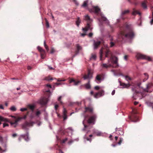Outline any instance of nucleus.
I'll return each instance as SVG.
<instances>
[{"label": "nucleus", "mask_w": 153, "mask_h": 153, "mask_svg": "<svg viewBox=\"0 0 153 153\" xmlns=\"http://www.w3.org/2000/svg\"><path fill=\"white\" fill-rule=\"evenodd\" d=\"M103 52H105V57L110 58L108 60V63L111 62L112 64H113V67H118L119 65L117 62L118 58L117 57L112 55L111 52L109 49V47L107 45H105L104 47L102 48L100 50V60H102V56Z\"/></svg>", "instance_id": "nucleus-1"}, {"label": "nucleus", "mask_w": 153, "mask_h": 153, "mask_svg": "<svg viewBox=\"0 0 153 153\" xmlns=\"http://www.w3.org/2000/svg\"><path fill=\"white\" fill-rule=\"evenodd\" d=\"M123 29H121V32L119 37L121 38L122 39H132L134 36L133 31V27L131 24H126Z\"/></svg>", "instance_id": "nucleus-2"}, {"label": "nucleus", "mask_w": 153, "mask_h": 153, "mask_svg": "<svg viewBox=\"0 0 153 153\" xmlns=\"http://www.w3.org/2000/svg\"><path fill=\"white\" fill-rule=\"evenodd\" d=\"M85 112L87 111H89L91 115V116L87 120L88 123V124L92 123L94 124V121L97 117V116L93 111V108L92 107H86L85 108Z\"/></svg>", "instance_id": "nucleus-3"}, {"label": "nucleus", "mask_w": 153, "mask_h": 153, "mask_svg": "<svg viewBox=\"0 0 153 153\" xmlns=\"http://www.w3.org/2000/svg\"><path fill=\"white\" fill-rule=\"evenodd\" d=\"M36 123L38 126H40L42 124V122L37 121L36 122L33 121H30L29 122H25L22 125V128L25 130H28V127H32L33 126L34 124Z\"/></svg>", "instance_id": "nucleus-4"}, {"label": "nucleus", "mask_w": 153, "mask_h": 153, "mask_svg": "<svg viewBox=\"0 0 153 153\" xmlns=\"http://www.w3.org/2000/svg\"><path fill=\"white\" fill-rule=\"evenodd\" d=\"M84 80L87 79L88 80V83L86 84L85 86L86 88L88 89L90 88L91 85L90 84V80L92 78V73L91 70L89 69L87 74H85L83 77Z\"/></svg>", "instance_id": "nucleus-5"}, {"label": "nucleus", "mask_w": 153, "mask_h": 153, "mask_svg": "<svg viewBox=\"0 0 153 153\" xmlns=\"http://www.w3.org/2000/svg\"><path fill=\"white\" fill-rule=\"evenodd\" d=\"M92 10L95 13L100 16L101 19H107L103 14L100 13V9L98 6H93Z\"/></svg>", "instance_id": "nucleus-6"}, {"label": "nucleus", "mask_w": 153, "mask_h": 153, "mask_svg": "<svg viewBox=\"0 0 153 153\" xmlns=\"http://www.w3.org/2000/svg\"><path fill=\"white\" fill-rule=\"evenodd\" d=\"M135 91V93L134 94L133 98L134 100H136L139 98L140 99H142L143 97L142 94L141 92L137 91L136 90H134V89H132Z\"/></svg>", "instance_id": "nucleus-7"}, {"label": "nucleus", "mask_w": 153, "mask_h": 153, "mask_svg": "<svg viewBox=\"0 0 153 153\" xmlns=\"http://www.w3.org/2000/svg\"><path fill=\"white\" fill-rule=\"evenodd\" d=\"M136 56L138 59H145L149 61H150L151 60V59L150 57L141 54L140 53H137Z\"/></svg>", "instance_id": "nucleus-8"}, {"label": "nucleus", "mask_w": 153, "mask_h": 153, "mask_svg": "<svg viewBox=\"0 0 153 153\" xmlns=\"http://www.w3.org/2000/svg\"><path fill=\"white\" fill-rule=\"evenodd\" d=\"M49 100L48 98L44 97L41 98L38 101V102L42 105H45L47 104Z\"/></svg>", "instance_id": "nucleus-9"}, {"label": "nucleus", "mask_w": 153, "mask_h": 153, "mask_svg": "<svg viewBox=\"0 0 153 153\" xmlns=\"http://www.w3.org/2000/svg\"><path fill=\"white\" fill-rule=\"evenodd\" d=\"M88 21L87 22V26L85 27L82 28V30L84 32L86 33V31L89 30H91L92 28L91 27V22L92 20H88Z\"/></svg>", "instance_id": "nucleus-10"}, {"label": "nucleus", "mask_w": 153, "mask_h": 153, "mask_svg": "<svg viewBox=\"0 0 153 153\" xmlns=\"http://www.w3.org/2000/svg\"><path fill=\"white\" fill-rule=\"evenodd\" d=\"M105 94V91L103 90H100L99 92L96 93L94 95V98H97L103 96Z\"/></svg>", "instance_id": "nucleus-11"}, {"label": "nucleus", "mask_w": 153, "mask_h": 153, "mask_svg": "<svg viewBox=\"0 0 153 153\" xmlns=\"http://www.w3.org/2000/svg\"><path fill=\"white\" fill-rule=\"evenodd\" d=\"M41 111L39 110H37L35 113V114H34L33 112L31 113L30 115V118L31 119L35 118L36 117H39L41 114Z\"/></svg>", "instance_id": "nucleus-12"}, {"label": "nucleus", "mask_w": 153, "mask_h": 153, "mask_svg": "<svg viewBox=\"0 0 153 153\" xmlns=\"http://www.w3.org/2000/svg\"><path fill=\"white\" fill-rule=\"evenodd\" d=\"M37 48L38 51L41 53V58L42 59H44L45 54V51L39 46L37 47Z\"/></svg>", "instance_id": "nucleus-13"}, {"label": "nucleus", "mask_w": 153, "mask_h": 153, "mask_svg": "<svg viewBox=\"0 0 153 153\" xmlns=\"http://www.w3.org/2000/svg\"><path fill=\"white\" fill-rule=\"evenodd\" d=\"M22 137L24 138L26 141H29L30 140V138L29 137L28 132H27L26 134L21 135L20 137L19 138V141H20L21 138Z\"/></svg>", "instance_id": "nucleus-14"}, {"label": "nucleus", "mask_w": 153, "mask_h": 153, "mask_svg": "<svg viewBox=\"0 0 153 153\" xmlns=\"http://www.w3.org/2000/svg\"><path fill=\"white\" fill-rule=\"evenodd\" d=\"M76 53L75 55L73 56L74 57L75 56L77 55L79 53V51L82 49V47L79 44H77L76 45Z\"/></svg>", "instance_id": "nucleus-15"}, {"label": "nucleus", "mask_w": 153, "mask_h": 153, "mask_svg": "<svg viewBox=\"0 0 153 153\" xmlns=\"http://www.w3.org/2000/svg\"><path fill=\"white\" fill-rule=\"evenodd\" d=\"M88 117V116H85L84 117V120L82 122V123L84 126V128L82 129V131H84L85 130H87L89 128V126H88L86 125L85 123V121L87 120V119Z\"/></svg>", "instance_id": "nucleus-16"}, {"label": "nucleus", "mask_w": 153, "mask_h": 153, "mask_svg": "<svg viewBox=\"0 0 153 153\" xmlns=\"http://www.w3.org/2000/svg\"><path fill=\"white\" fill-rule=\"evenodd\" d=\"M129 117L130 120L132 122H136L138 121V118L135 115H133L132 117Z\"/></svg>", "instance_id": "nucleus-17"}, {"label": "nucleus", "mask_w": 153, "mask_h": 153, "mask_svg": "<svg viewBox=\"0 0 153 153\" xmlns=\"http://www.w3.org/2000/svg\"><path fill=\"white\" fill-rule=\"evenodd\" d=\"M110 40L111 41L110 42V47H112L114 46L115 43L116 42V41L114 40L112 37H111Z\"/></svg>", "instance_id": "nucleus-18"}, {"label": "nucleus", "mask_w": 153, "mask_h": 153, "mask_svg": "<svg viewBox=\"0 0 153 153\" xmlns=\"http://www.w3.org/2000/svg\"><path fill=\"white\" fill-rule=\"evenodd\" d=\"M95 81L97 83H100L102 80L101 76L100 75H97L95 78Z\"/></svg>", "instance_id": "nucleus-19"}, {"label": "nucleus", "mask_w": 153, "mask_h": 153, "mask_svg": "<svg viewBox=\"0 0 153 153\" xmlns=\"http://www.w3.org/2000/svg\"><path fill=\"white\" fill-rule=\"evenodd\" d=\"M93 131L94 133L96 134L97 136H103V133L96 129H94Z\"/></svg>", "instance_id": "nucleus-20"}, {"label": "nucleus", "mask_w": 153, "mask_h": 153, "mask_svg": "<svg viewBox=\"0 0 153 153\" xmlns=\"http://www.w3.org/2000/svg\"><path fill=\"white\" fill-rule=\"evenodd\" d=\"M67 111L65 108H64L63 111V120L65 121L67 119V116L66 114Z\"/></svg>", "instance_id": "nucleus-21"}, {"label": "nucleus", "mask_w": 153, "mask_h": 153, "mask_svg": "<svg viewBox=\"0 0 153 153\" xmlns=\"http://www.w3.org/2000/svg\"><path fill=\"white\" fill-rule=\"evenodd\" d=\"M21 120V118H18L14 122H10L11 125L14 127H16L17 124L18 122Z\"/></svg>", "instance_id": "nucleus-22"}, {"label": "nucleus", "mask_w": 153, "mask_h": 153, "mask_svg": "<svg viewBox=\"0 0 153 153\" xmlns=\"http://www.w3.org/2000/svg\"><path fill=\"white\" fill-rule=\"evenodd\" d=\"M100 41L96 42L95 41H94V49H96L100 45Z\"/></svg>", "instance_id": "nucleus-23"}, {"label": "nucleus", "mask_w": 153, "mask_h": 153, "mask_svg": "<svg viewBox=\"0 0 153 153\" xmlns=\"http://www.w3.org/2000/svg\"><path fill=\"white\" fill-rule=\"evenodd\" d=\"M113 65H111L110 64H108L105 63H103L101 65V66L103 68H108L112 66L113 67V66L114 64H113Z\"/></svg>", "instance_id": "nucleus-24"}, {"label": "nucleus", "mask_w": 153, "mask_h": 153, "mask_svg": "<svg viewBox=\"0 0 153 153\" xmlns=\"http://www.w3.org/2000/svg\"><path fill=\"white\" fill-rule=\"evenodd\" d=\"M80 81H76L74 79H71L69 81V83H71L72 82L74 83V85H77L79 84L80 83Z\"/></svg>", "instance_id": "nucleus-25"}, {"label": "nucleus", "mask_w": 153, "mask_h": 153, "mask_svg": "<svg viewBox=\"0 0 153 153\" xmlns=\"http://www.w3.org/2000/svg\"><path fill=\"white\" fill-rule=\"evenodd\" d=\"M27 107L31 110L32 112L31 113H33L35 108V106L33 105L29 104L27 105Z\"/></svg>", "instance_id": "nucleus-26"}, {"label": "nucleus", "mask_w": 153, "mask_h": 153, "mask_svg": "<svg viewBox=\"0 0 153 153\" xmlns=\"http://www.w3.org/2000/svg\"><path fill=\"white\" fill-rule=\"evenodd\" d=\"M132 14L133 15H136V14H139V15H140L141 13L138 11L136 10L135 9H133V11L132 13Z\"/></svg>", "instance_id": "nucleus-27"}, {"label": "nucleus", "mask_w": 153, "mask_h": 153, "mask_svg": "<svg viewBox=\"0 0 153 153\" xmlns=\"http://www.w3.org/2000/svg\"><path fill=\"white\" fill-rule=\"evenodd\" d=\"M97 56L95 54H92L90 58V60H95L96 59Z\"/></svg>", "instance_id": "nucleus-28"}, {"label": "nucleus", "mask_w": 153, "mask_h": 153, "mask_svg": "<svg viewBox=\"0 0 153 153\" xmlns=\"http://www.w3.org/2000/svg\"><path fill=\"white\" fill-rule=\"evenodd\" d=\"M120 84L121 85L123 86V88H128L130 86V85L129 83L128 84H126L124 83H121L120 82Z\"/></svg>", "instance_id": "nucleus-29"}, {"label": "nucleus", "mask_w": 153, "mask_h": 153, "mask_svg": "<svg viewBox=\"0 0 153 153\" xmlns=\"http://www.w3.org/2000/svg\"><path fill=\"white\" fill-rule=\"evenodd\" d=\"M0 121H4V122H7L8 121V120L7 119L4 118L1 116H0Z\"/></svg>", "instance_id": "nucleus-30"}, {"label": "nucleus", "mask_w": 153, "mask_h": 153, "mask_svg": "<svg viewBox=\"0 0 153 153\" xmlns=\"http://www.w3.org/2000/svg\"><path fill=\"white\" fill-rule=\"evenodd\" d=\"M153 86V84L151 82H149L146 85V88L148 89L152 88Z\"/></svg>", "instance_id": "nucleus-31"}, {"label": "nucleus", "mask_w": 153, "mask_h": 153, "mask_svg": "<svg viewBox=\"0 0 153 153\" xmlns=\"http://www.w3.org/2000/svg\"><path fill=\"white\" fill-rule=\"evenodd\" d=\"M129 11L128 10H126L123 11L121 13V15H124L127 14L129 13Z\"/></svg>", "instance_id": "nucleus-32"}, {"label": "nucleus", "mask_w": 153, "mask_h": 153, "mask_svg": "<svg viewBox=\"0 0 153 153\" xmlns=\"http://www.w3.org/2000/svg\"><path fill=\"white\" fill-rule=\"evenodd\" d=\"M88 1L87 0L84 1L82 6L83 7H86L87 6Z\"/></svg>", "instance_id": "nucleus-33"}, {"label": "nucleus", "mask_w": 153, "mask_h": 153, "mask_svg": "<svg viewBox=\"0 0 153 153\" xmlns=\"http://www.w3.org/2000/svg\"><path fill=\"white\" fill-rule=\"evenodd\" d=\"M142 6L144 9H147V7L145 1L143 2L142 3Z\"/></svg>", "instance_id": "nucleus-34"}, {"label": "nucleus", "mask_w": 153, "mask_h": 153, "mask_svg": "<svg viewBox=\"0 0 153 153\" xmlns=\"http://www.w3.org/2000/svg\"><path fill=\"white\" fill-rule=\"evenodd\" d=\"M144 74L145 75V76L146 77V79L144 78L143 80V82H145L148 79L149 77V76L148 74L146 73H145Z\"/></svg>", "instance_id": "nucleus-35"}, {"label": "nucleus", "mask_w": 153, "mask_h": 153, "mask_svg": "<svg viewBox=\"0 0 153 153\" xmlns=\"http://www.w3.org/2000/svg\"><path fill=\"white\" fill-rule=\"evenodd\" d=\"M144 74L145 75V76L146 77V79L144 78L143 80V82H145L148 79L149 77V76L148 74L146 73H145Z\"/></svg>", "instance_id": "nucleus-36"}, {"label": "nucleus", "mask_w": 153, "mask_h": 153, "mask_svg": "<svg viewBox=\"0 0 153 153\" xmlns=\"http://www.w3.org/2000/svg\"><path fill=\"white\" fill-rule=\"evenodd\" d=\"M84 139L85 141L86 142V141H88L90 142L91 141V139L90 138H89L88 137H87L86 135H85L84 137Z\"/></svg>", "instance_id": "nucleus-37"}, {"label": "nucleus", "mask_w": 153, "mask_h": 153, "mask_svg": "<svg viewBox=\"0 0 153 153\" xmlns=\"http://www.w3.org/2000/svg\"><path fill=\"white\" fill-rule=\"evenodd\" d=\"M124 76L125 77V79L127 81L131 80L132 79V78L128 76Z\"/></svg>", "instance_id": "nucleus-38"}, {"label": "nucleus", "mask_w": 153, "mask_h": 153, "mask_svg": "<svg viewBox=\"0 0 153 153\" xmlns=\"http://www.w3.org/2000/svg\"><path fill=\"white\" fill-rule=\"evenodd\" d=\"M10 109L11 111H14L16 110V108L14 106H12L10 107Z\"/></svg>", "instance_id": "nucleus-39"}, {"label": "nucleus", "mask_w": 153, "mask_h": 153, "mask_svg": "<svg viewBox=\"0 0 153 153\" xmlns=\"http://www.w3.org/2000/svg\"><path fill=\"white\" fill-rule=\"evenodd\" d=\"M146 103L147 105L149 107H152L153 104V102H147Z\"/></svg>", "instance_id": "nucleus-40"}, {"label": "nucleus", "mask_w": 153, "mask_h": 153, "mask_svg": "<svg viewBox=\"0 0 153 153\" xmlns=\"http://www.w3.org/2000/svg\"><path fill=\"white\" fill-rule=\"evenodd\" d=\"M80 22H81L80 20H77L76 21V25L78 27H79V25L80 23Z\"/></svg>", "instance_id": "nucleus-41"}, {"label": "nucleus", "mask_w": 153, "mask_h": 153, "mask_svg": "<svg viewBox=\"0 0 153 153\" xmlns=\"http://www.w3.org/2000/svg\"><path fill=\"white\" fill-rule=\"evenodd\" d=\"M44 46H45V49L47 50V51H48L49 49V48H48V46L46 44L45 41H44Z\"/></svg>", "instance_id": "nucleus-42"}, {"label": "nucleus", "mask_w": 153, "mask_h": 153, "mask_svg": "<svg viewBox=\"0 0 153 153\" xmlns=\"http://www.w3.org/2000/svg\"><path fill=\"white\" fill-rule=\"evenodd\" d=\"M46 92L48 93V94H47L48 97H50V96L51 95V93L50 92V90H48L46 91Z\"/></svg>", "instance_id": "nucleus-43"}, {"label": "nucleus", "mask_w": 153, "mask_h": 153, "mask_svg": "<svg viewBox=\"0 0 153 153\" xmlns=\"http://www.w3.org/2000/svg\"><path fill=\"white\" fill-rule=\"evenodd\" d=\"M100 22H102L103 23L108 22V20H99Z\"/></svg>", "instance_id": "nucleus-44"}, {"label": "nucleus", "mask_w": 153, "mask_h": 153, "mask_svg": "<svg viewBox=\"0 0 153 153\" xmlns=\"http://www.w3.org/2000/svg\"><path fill=\"white\" fill-rule=\"evenodd\" d=\"M61 96H60V97H59L58 98V100L60 102L61 104H63V102L62 101H61Z\"/></svg>", "instance_id": "nucleus-45"}, {"label": "nucleus", "mask_w": 153, "mask_h": 153, "mask_svg": "<svg viewBox=\"0 0 153 153\" xmlns=\"http://www.w3.org/2000/svg\"><path fill=\"white\" fill-rule=\"evenodd\" d=\"M46 20V26L47 28H48L49 27V24L48 21H47V20Z\"/></svg>", "instance_id": "nucleus-46"}, {"label": "nucleus", "mask_w": 153, "mask_h": 153, "mask_svg": "<svg viewBox=\"0 0 153 153\" xmlns=\"http://www.w3.org/2000/svg\"><path fill=\"white\" fill-rule=\"evenodd\" d=\"M45 80H52L53 79L52 78H50V77H47L45 78Z\"/></svg>", "instance_id": "nucleus-47"}, {"label": "nucleus", "mask_w": 153, "mask_h": 153, "mask_svg": "<svg viewBox=\"0 0 153 153\" xmlns=\"http://www.w3.org/2000/svg\"><path fill=\"white\" fill-rule=\"evenodd\" d=\"M100 87L98 86H97L94 87V89L97 90H98L100 89Z\"/></svg>", "instance_id": "nucleus-48"}, {"label": "nucleus", "mask_w": 153, "mask_h": 153, "mask_svg": "<svg viewBox=\"0 0 153 153\" xmlns=\"http://www.w3.org/2000/svg\"><path fill=\"white\" fill-rule=\"evenodd\" d=\"M27 109L26 108H21L20 109V111H24L27 110Z\"/></svg>", "instance_id": "nucleus-49"}, {"label": "nucleus", "mask_w": 153, "mask_h": 153, "mask_svg": "<svg viewBox=\"0 0 153 153\" xmlns=\"http://www.w3.org/2000/svg\"><path fill=\"white\" fill-rule=\"evenodd\" d=\"M9 126V125L8 124L4 123L3 124V127L4 128L6 126Z\"/></svg>", "instance_id": "nucleus-50"}, {"label": "nucleus", "mask_w": 153, "mask_h": 153, "mask_svg": "<svg viewBox=\"0 0 153 153\" xmlns=\"http://www.w3.org/2000/svg\"><path fill=\"white\" fill-rule=\"evenodd\" d=\"M66 79H57V81H66Z\"/></svg>", "instance_id": "nucleus-51"}, {"label": "nucleus", "mask_w": 153, "mask_h": 153, "mask_svg": "<svg viewBox=\"0 0 153 153\" xmlns=\"http://www.w3.org/2000/svg\"><path fill=\"white\" fill-rule=\"evenodd\" d=\"M85 19H90L89 16L88 15H86L85 16Z\"/></svg>", "instance_id": "nucleus-52"}, {"label": "nucleus", "mask_w": 153, "mask_h": 153, "mask_svg": "<svg viewBox=\"0 0 153 153\" xmlns=\"http://www.w3.org/2000/svg\"><path fill=\"white\" fill-rule=\"evenodd\" d=\"M45 119L46 120H48L47 114H45Z\"/></svg>", "instance_id": "nucleus-53"}, {"label": "nucleus", "mask_w": 153, "mask_h": 153, "mask_svg": "<svg viewBox=\"0 0 153 153\" xmlns=\"http://www.w3.org/2000/svg\"><path fill=\"white\" fill-rule=\"evenodd\" d=\"M27 117V115H25L23 117H19L18 118H21V120L22 119H25Z\"/></svg>", "instance_id": "nucleus-54"}, {"label": "nucleus", "mask_w": 153, "mask_h": 153, "mask_svg": "<svg viewBox=\"0 0 153 153\" xmlns=\"http://www.w3.org/2000/svg\"><path fill=\"white\" fill-rule=\"evenodd\" d=\"M0 142L2 143L3 142V139L2 137L0 136Z\"/></svg>", "instance_id": "nucleus-55"}, {"label": "nucleus", "mask_w": 153, "mask_h": 153, "mask_svg": "<svg viewBox=\"0 0 153 153\" xmlns=\"http://www.w3.org/2000/svg\"><path fill=\"white\" fill-rule=\"evenodd\" d=\"M59 107V105L57 104H56L55 105V108L56 110L57 108Z\"/></svg>", "instance_id": "nucleus-56"}, {"label": "nucleus", "mask_w": 153, "mask_h": 153, "mask_svg": "<svg viewBox=\"0 0 153 153\" xmlns=\"http://www.w3.org/2000/svg\"><path fill=\"white\" fill-rule=\"evenodd\" d=\"M68 140V138H66L64 139L62 141V143H64L65 142H66Z\"/></svg>", "instance_id": "nucleus-57"}, {"label": "nucleus", "mask_w": 153, "mask_h": 153, "mask_svg": "<svg viewBox=\"0 0 153 153\" xmlns=\"http://www.w3.org/2000/svg\"><path fill=\"white\" fill-rule=\"evenodd\" d=\"M132 4H134L135 5H136L138 4V3L136 1H135L134 2H132Z\"/></svg>", "instance_id": "nucleus-58"}, {"label": "nucleus", "mask_w": 153, "mask_h": 153, "mask_svg": "<svg viewBox=\"0 0 153 153\" xmlns=\"http://www.w3.org/2000/svg\"><path fill=\"white\" fill-rule=\"evenodd\" d=\"M54 52V50L53 48H52L51 49V53H53Z\"/></svg>", "instance_id": "nucleus-59"}, {"label": "nucleus", "mask_w": 153, "mask_h": 153, "mask_svg": "<svg viewBox=\"0 0 153 153\" xmlns=\"http://www.w3.org/2000/svg\"><path fill=\"white\" fill-rule=\"evenodd\" d=\"M128 57V56L127 55H125L124 57V59L126 60H127Z\"/></svg>", "instance_id": "nucleus-60"}, {"label": "nucleus", "mask_w": 153, "mask_h": 153, "mask_svg": "<svg viewBox=\"0 0 153 153\" xmlns=\"http://www.w3.org/2000/svg\"><path fill=\"white\" fill-rule=\"evenodd\" d=\"M115 90H113L112 91V92L111 93V94H112V95H114V94L115 93Z\"/></svg>", "instance_id": "nucleus-61"}, {"label": "nucleus", "mask_w": 153, "mask_h": 153, "mask_svg": "<svg viewBox=\"0 0 153 153\" xmlns=\"http://www.w3.org/2000/svg\"><path fill=\"white\" fill-rule=\"evenodd\" d=\"M111 71L114 73V74L115 76H117L118 75L116 74L114 72V71L113 70H112Z\"/></svg>", "instance_id": "nucleus-62"}, {"label": "nucleus", "mask_w": 153, "mask_h": 153, "mask_svg": "<svg viewBox=\"0 0 153 153\" xmlns=\"http://www.w3.org/2000/svg\"><path fill=\"white\" fill-rule=\"evenodd\" d=\"M93 34L92 33H90L88 34V36L89 37H91L93 35Z\"/></svg>", "instance_id": "nucleus-63"}, {"label": "nucleus", "mask_w": 153, "mask_h": 153, "mask_svg": "<svg viewBox=\"0 0 153 153\" xmlns=\"http://www.w3.org/2000/svg\"><path fill=\"white\" fill-rule=\"evenodd\" d=\"M46 86L47 87H48V88H51V85L50 84H47L46 85Z\"/></svg>", "instance_id": "nucleus-64"}]
</instances>
